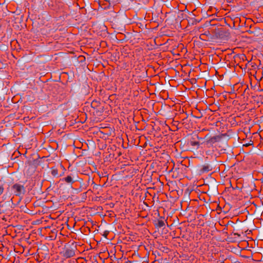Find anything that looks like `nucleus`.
I'll return each instance as SVG.
<instances>
[{"instance_id": "f257e3e1", "label": "nucleus", "mask_w": 263, "mask_h": 263, "mask_svg": "<svg viewBox=\"0 0 263 263\" xmlns=\"http://www.w3.org/2000/svg\"><path fill=\"white\" fill-rule=\"evenodd\" d=\"M223 137L222 135H217L212 137H210L209 135L207 134L204 137V139H206L205 142L207 145H212L216 142H219Z\"/></svg>"}, {"instance_id": "f03ea898", "label": "nucleus", "mask_w": 263, "mask_h": 263, "mask_svg": "<svg viewBox=\"0 0 263 263\" xmlns=\"http://www.w3.org/2000/svg\"><path fill=\"white\" fill-rule=\"evenodd\" d=\"M12 188L16 196H20L22 193H23L25 190L23 185L17 183L14 184Z\"/></svg>"}, {"instance_id": "7ed1b4c3", "label": "nucleus", "mask_w": 263, "mask_h": 263, "mask_svg": "<svg viewBox=\"0 0 263 263\" xmlns=\"http://www.w3.org/2000/svg\"><path fill=\"white\" fill-rule=\"evenodd\" d=\"M74 255L75 249L71 247L67 248L64 253V256L66 258L72 257Z\"/></svg>"}, {"instance_id": "20e7f679", "label": "nucleus", "mask_w": 263, "mask_h": 263, "mask_svg": "<svg viewBox=\"0 0 263 263\" xmlns=\"http://www.w3.org/2000/svg\"><path fill=\"white\" fill-rule=\"evenodd\" d=\"M62 182H65L68 184L72 185L76 182L74 178L72 175H68L60 179Z\"/></svg>"}, {"instance_id": "39448f33", "label": "nucleus", "mask_w": 263, "mask_h": 263, "mask_svg": "<svg viewBox=\"0 0 263 263\" xmlns=\"http://www.w3.org/2000/svg\"><path fill=\"white\" fill-rule=\"evenodd\" d=\"M212 170V167L209 164H204L202 165L200 168V172L201 173H206Z\"/></svg>"}, {"instance_id": "423d86ee", "label": "nucleus", "mask_w": 263, "mask_h": 263, "mask_svg": "<svg viewBox=\"0 0 263 263\" xmlns=\"http://www.w3.org/2000/svg\"><path fill=\"white\" fill-rule=\"evenodd\" d=\"M164 225V222L162 220H158V223H157V226L159 228L163 227Z\"/></svg>"}, {"instance_id": "0eeeda50", "label": "nucleus", "mask_w": 263, "mask_h": 263, "mask_svg": "<svg viewBox=\"0 0 263 263\" xmlns=\"http://www.w3.org/2000/svg\"><path fill=\"white\" fill-rule=\"evenodd\" d=\"M191 145L192 146H198L199 145V142L198 141H191Z\"/></svg>"}, {"instance_id": "6e6552de", "label": "nucleus", "mask_w": 263, "mask_h": 263, "mask_svg": "<svg viewBox=\"0 0 263 263\" xmlns=\"http://www.w3.org/2000/svg\"><path fill=\"white\" fill-rule=\"evenodd\" d=\"M51 174L54 176L58 175V170L57 169L52 170L51 171Z\"/></svg>"}, {"instance_id": "1a4fd4ad", "label": "nucleus", "mask_w": 263, "mask_h": 263, "mask_svg": "<svg viewBox=\"0 0 263 263\" xmlns=\"http://www.w3.org/2000/svg\"><path fill=\"white\" fill-rule=\"evenodd\" d=\"M4 187L3 185H0V195H1L4 192Z\"/></svg>"}, {"instance_id": "9d476101", "label": "nucleus", "mask_w": 263, "mask_h": 263, "mask_svg": "<svg viewBox=\"0 0 263 263\" xmlns=\"http://www.w3.org/2000/svg\"><path fill=\"white\" fill-rule=\"evenodd\" d=\"M97 103V102L96 101H93L92 103H91V106H93V105H95V104Z\"/></svg>"}, {"instance_id": "9b49d317", "label": "nucleus", "mask_w": 263, "mask_h": 263, "mask_svg": "<svg viewBox=\"0 0 263 263\" xmlns=\"http://www.w3.org/2000/svg\"><path fill=\"white\" fill-rule=\"evenodd\" d=\"M249 145H250L249 144L247 143V144H245V146H249Z\"/></svg>"}]
</instances>
